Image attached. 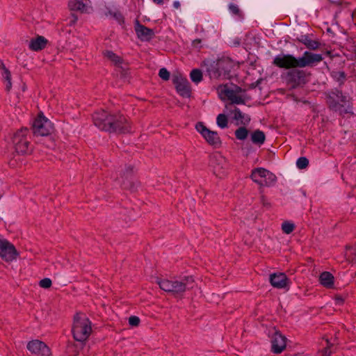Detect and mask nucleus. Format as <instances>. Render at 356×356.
Returning a JSON list of instances; mask_svg holds the SVG:
<instances>
[{"label":"nucleus","instance_id":"nucleus-20","mask_svg":"<svg viewBox=\"0 0 356 356\" xmlns=\"http://www.w3.org/2000/svg\"><path fill=\"white\" fill-rule=\"evenodd\" d=\"M47 42L44 37L39 35L31 40L29 47L32 51H38L45 48Z\"/></svg>","mask_w":356,"mask_h":356},{"label":"nucleus","instance_id":"nucleus-3","mask_svg":"<svg viewBox=\"0 0 356 356\" xmlns=\"http://www.w3.org/2000/svg\"><path fill=\"white\" fill-rule=\"evenodd\" d=\"M94 124L99 129L111 131L112 129L119 128L120 124H114L113 115L108 114L105 111L95 112L92 116Z\"/></svg>","mask_w":356,"mask_h":356},{"label":"nucleus","instance_id":"nucleus-7","mask_svg":"<svg viewBox=\"0 0 356 356\" xmlns=\"http://www.w3.org/2000/svg\"><path fill=\"white\" fill-rule=\"evenodd\" d=\"M209 163L213 173L219 178H223L227 173L228 163L220 153H215L210 157Z\"/></svg>","mask_w":356,"mask_h":356},{"label":"nucleus","instance_id":"nucleus-17","mask_svg":"<svg viewBox=\"0 0 356 356\" xmlns=\"http://www.w3.org/2000/svg\"><path fill=\"white\" fill-rule=\"evenodd\" d=\"M271 285L277 289H285L289 286V280L283 273H275L270 275L269 277Z\"/></svg>","mask_w":356,"mask_h":356},{"label":"nucleus","instance_id":"nucleus-40","mask_svg":"<svg viewBox=\"0 0 356 356\" xmlns=\"http://www.w3.org/2000/svg\"><path fill=\"white\" fill-rule=\"evenodd\" d=\"M200 44H201V40L200 39H195L192 42L193 46L194 47H196V48L200 47Z\"/></svg>","mask_w":356,"mask_h":356},{"label":"nucleus","instance_id":"nucleus-24","mask_svg":"<svg viewBox=\"0 0 356 356\" xmlns=\"http://www.w3.org/2000/svg\"><path fill=\"white\" fill-rule=\"evenodd\" d=\"M250 138L254 144L260 146L265 142L266 136L263 131L257 129L251 134Z\"/></svg>","mask_w":356,"mask_h":356},{"label":"nucleus","instance_id":"nucleus-10","mask_svg":"<svg viewBox=\"0 0 356 356\" xmlns=\"http://www.w3.org/2000/svg\"><path fill=\"white\" fill-rule=\"evenodd\" d=\"M195 128L210 145L216 147L220 146L221 141L216 131L209 130L201 122L197 123Z\"/></svg>","mask_w":356,"mask_h":356},{"label":"nucleus","instance_id":"nucleus-15","mask_svg":"<svg viewBox=\"0 0 356 356\" xmlns=\"http://www.w3.org/2000/svg\"><path fill=\"white\" fill-rule=\"evenodd\" d=\"M68 7L70 10L81 13H88L92 10L90 0H70Z\"/></svg>","mask_w":356,"mask_h":356},{"label":"nucleus","instance_id":"nucleus-1","mask_svg":"<svg viewBox=\"0 0 356 356\" xmlns=\"http://www.w3.org/2000/svg\"><path fill=\"white\" fill-rule=\"evenodd\" d=\"M157 284L162 290L176 297L182 296L186 291L193 289L195 285L194 280L191 276L158 280Z\"/></svg>","mask_w":356,"mask_h":356},{"label":"nucleus","instance_id":"nucleus-9","mask_svg":"<svg viewBox=\"0 0 356 356\" xmlns=\"http://www.w3.org/2000/svg\"><path fill=\"white\" fill-rule=\"evenodd\" d=\"M18 252L15 246L8 241L0 239V257L6 262L15 260Z\"/></svg>","mask_w":356,"mask_h":356},{"label":"nucleus","instance_id":"nucleus-27","mask_svg":"<svg viewBox=\"0 0 356 356\" xmlns=\"http://www.w3.org/2000/svg\"><path fill=\"white\" fill-rule=\"evenodd\" d=\"M132 171L131 168H129V172L126 175H122L120 180L119 181L121 183L122 186L124 188H130L131 186V180H132V175L131 172Z\"/></svg>","mask_w":356,"mask_h":356},{"label":"nucleus","instance_id":"nucleus-38","mask_svg":"<svg viewBox=\"0 0 356 356\" xmlns=\"http://www.w3.org/2000/svg\"><path fill=\"white\" fill-rule=\"evenodd\" d=\"M229 10L234 15H238V16L241 15L240 9L238 8V6H236L234 3H231L229 6Z\"/></svg>","mask_w":356,"mask_h":356},{"label":"nucleus","instance_id":"nucleus-31","mask_svg":"<svg viewBox=\"0 0 356 356\" xmlns=\"http://www.w3.org/2000/svg\"><path fill=\"white\" fill-rule=\"evenodd\" d=\"M332 76L340 83H343L346 79V75L344 72L342 71H334L332 72Z\"/></svg>","mask_w":356,"mask_h":356},{"label":"nucleus","instance_id":"nucleus-34","mask_svg":"<svg viewBox=\"0 0 356 356\" xmlns=\"http://www.w3.org/2000/svg\"><path fill=\"white\" fill-rule=\"evenodd\" d=\"M248 135V131L245 127H240L235 131V136L238 140H245Z\"/></svg>","mask_w":356,"mask_h":356},{"label":"nucleus","instance_id":"nucleus-11","mask_svg":"<svg viewBox=\"0 0 356 356\" xmlns=\"http://www.w3.org/2000/svg\"><path fill=\"white\" fill-rule=\"evenodd\" d=\"M172 82L175 86L177 92L184 97L191 96L190 83L185 76L181 74H173Z\"/></svg>","mask_w":356,"mask_h":356},{"label":"nucleus","instance_id":"nucleus-25","mask_svg":"<svg viewBox=\"0 0 356 356\" xmlns=\"http://www.w3.org/2000/svg\"><path fill=\"white\" fill-rule=\"evenodd\" d=\"M299 41L304 44L308 49L316 50L320 46V42L317 40L310 39L307 35H302Z\"/></svg>","mask_w":356,"mask_h":356},{"label":"nucleus","instance_id":"nucleus-19","mask_svg":"<svg viewBox=\"0 0 356 356\" xmlns=\"http://www.w3.org/2000/svg\"><path fill=\"white\" fill-rule=\"evenodd\" d=\"M114 124H120L119 128L112 129L111 131L125 132L129 131L130 125L124 116L120 114L113 115Z\"/></svg>","mask_w":356,"mask_h":356},{"label":"nucleus","instance_id":"nucleus-37","mask_svg":"<svg viewBox=\"0 0 356 356\" xmlns=\"http://www.w3.org/2000/svg\"><path fill=\"white\" fill-rule=\"evenodd\" d=\"M159 75L161 79L165 81H168L170 79V72L165 67L159 70Z\"/></svg>","mask_w":356,"mask_h":356},{"label":"nucleus","instance_id":"nucleus-16","mask_svg":"<svg viewBox=\"0 0 356 356\" xmlns=\"http://www.w3.org/2000/svg\"><path fill=\"white\" fill-rule=\"evenodd\" d=\"M272 351L274 353H280L286 348V338L280 332L275 331L271 339Z\"/></svg>","mask_w":356,"mask_h":356},{"label":"nucleus","instance_id":"nucleus-6","mask_svg":"<svg viewBox=\"0 0 356 356\" xmlns=\"http://www.w3.org/2000/svg\"><path fill=\"white\" fill-rule=\"evenodd\" d=\"M54 130L53 124L43 114H39L33 122V131L36 136H46L53 133Z\"/></svg>","mask_w":356,"mask_h":356},{"label":"nucleus","instance_id":"nucleus-39","mask_svg":"<svg viewBox=\"0 0 356 356\" xmlns=\"http://www.w3.org/2000/svg\"><path fill=\"white\" fill-rule=\"evenodd\" d=\"M129 323L131 326L136 327L140 323V318L136 316H131L129 318Z\"/></svg>","mask_w":356,"mask_h":356},{"label":"nucleus","instance_id":"nucleus-41","mask_svg":"<svg viewBox=\"0 0 356 356\" xmlns=\"http://www.w3.org/2000/svg\"><path fill=\"white\" fill-rule=\"evenodd\" d=\"M154 3L158 5H162L163 3V0H152Z\"/></svg>","mask_w":356,"mask_h":356},{"label":"nucleus","instance_id":"nucleus-44","mask_svg":"<svg viewBox=\"0 0 356 356\" xmlns=\"http://www.w3.org/2000/svg\"><path fill=\"white\" fill-rule=\"evenodd\" d=\"M353 259L356 262V252L355 253V257H354Z\"/></svg>","mask_w":356,"mask_h":356},{"label":"nucleus","instance_id":"nucleus-30","mask_svg":"<svg viewBox=\"0 0 356 356\" xmlns=\"http://www.w3.org/2000/svg\"><path fill=\"white\" fill-rule=\"evenodd\" d=\"M191 80L195 83H199L202 79V73L200 70H193L190 74Z\"/></svg>","mask_w":356,"mask_h":356},{"label":"nucleus","instance_id":"nucleus-18","mask_svg":"<svg viewBox=\"0 0 356 356\" xmlns=\"http://www.w3.org/2000/svg\"><path fill=\"white\" fill-rule=\"evenodd\" d=\"M135 31L142 41H149L154 36V31L152 29L140 24L138 21L135 23Z\"/></svg>","mask_w":356,"mask_h":356},{"label":"nucleus","instance_id":"nucleus-33","mask_svg":"<svg viewBox=\"0 0 356 356\" xmlns=\"http://www.w3.org/2000/svg\"><path fill=\"white\" fill-rule=\"evenodd\" d=\"M227 118L225 114H219L216 118V123L218 126L222 129L227 127Z\"/></svg>","mask_w":356,"mask_h":356},{"label":"nucleus","instance_id":"nucleus-21","mask_svg":"<svg viewBox=\"0 0 356 356\" xmlns=\"http://www.w3.org/2000/svg\"><path fill=\"white\" fill-rule=\"evenodd\" d=\"M334 276L327 271L323 272L319 276V282L321 285L327 289L334 286Z\"/></svg>","mask_w":356,"mask_h":356},{"label":"nucleus","instance_id":"nucleus-32","mask_svg":"<svg viewBox=\"0 0 356 356\" xmlns=\"http://www.w3.org/2000/svg\"><path fill=\"white\" fill-rule=\"evenodd\" d=\"M295 229V225L289 221H285L282 224V230L286 234H291Z\"/></svg>","mask_w":356,"mask_h":356},{"label":"nucleus","instance_id":"nucleus-4","mask_svg":"<svg viewBox=\"0 0 356 356\" xmlns=\"http://www.w3.org/2000/svg\"><path fill=\"white\" fill-rule=\"evenodd\" d=\"M28 134L29 130L24 128L18 130L13 136V143L16 152L19 154H25L31 151Z\"/></svg>","mask_w":356,"mask_h":356},{"label":"nucleus","instance_id":"nucleus-28","mask_svg":"<svg viewBox=\"0 0 356 356\" xmlns=\"http://www.w3.org/2000/svg\"><path fill=\"white\" fill-rule=\"evenodd\" d=\"M104 55L107 59H108L115 65H119L122 63L121 58L111 51H106L104 52Z\"/></svg>","mask_w":356,"mask_h":356},{"label":"nucleus","instance_id":"nucleus-8","mask_svg":"<svg viewBox=\"0 0 356 356\" xmlns=\"http://www.w3.org/2000/svg\"><path fill=\"white\" fill-rule=\"evenodd\" d=\"M218 93L222 99H228L233 104H244V99L240 95L241 89L236 87L232 89L227 85L220 86L218 88Z\"/></svg>","mask_w":356,"mask_h":356},{"label":"nucleus","instance_id":"nucleus-2","mask_svg":"<svg viewBox=\"0 0 356 356\" xmlns=\"http://www.w3.org/2000/svg\"><path fill=\"white\" fill-rule=\"evenodd\" d=\"M92 332L91 323L83 314H76L74 318L72 333L74 338L78 341H86Z\"/></svg>","mask_w":356,"mask_h":356},{"label":"nucleus","instance_id":"nucleus-22","mask_svg":"<svg viewBox=\"0 0 356 356\" xmlns=\"http://www.w3.org/2000/svg\"><path fill=\"white\" fill-rule=\"evenodd\" d=\"M330 99H333V101L336 102L335 104H332L330 103V106L337 109V104H346L348 102L347 96L344 95L341 91L337 90L336 92H333L332 95L330 96Z\"/></svg>","mask_w":356,"mask_h":356},{"label":"nucleus","instance_id":"nucleus-26","mask_svg":"<svg viewBox=\"0 0 356 356\" xmlns=\"http://www.w3.org/2000/svg\"><path fill=\"white\" fill-rule=\"evenodd\" d=\"M1 75L6 81V89L9 91L12 87L11 74L10 71L1 63Z\"/></svg>","mask_w":356,"mask_h":356},{"label":"nucleus","instance_id":"nucleus-29","mask_svg":"<svg viewBox=\"0 0 356 356\" xmlns=\"http://www.w3.org/2000/svg\"><path fill=\"white\" fill-rule=\"evenodd\" d=\"M289 75L291 76L292 79L298 83H301L304 79V72L300 70H293L289 73Z\"/></svg>","mask_w":356,"mask_h":356},{"label":"nucleus","instance_id":"nucleus-14","mask_svg":"<svg viewBox=\"0 0 356 356\" xmlns=\"http://www.w3.org/2000/svg\"><path fill=\"white\" fill-rule=\"evenodd\" d=\"M322 60L323 56L321 54L305 51L302 56L298 58V67L303 68L307 66H313Z\"/></svg>","mask_w":356,"mask_h":356},{"label":"nucleus","instance_id":"nucleus-13","mask_svg":"<svg viewBox=\"0 0 356 356\" xmlns=\"http://www.w3.org/2000/svg\"><path fill=\"white\" fill-rule=\"evenodd\" d=\"M27 349L36 356H49L51 350L42 341L35 339L27 343Z\"/></svg>","mask_w":356,"mask_h":356},{"label":"nucleus","instance_id":"nucleus-12","mask_svg":"<svg viewBox=\"0 0 356 356\" xmlns=\"http://www.w3.org/2000/svg\"><path fill=\"white\" fill-rule=\"evenodd\" d=\"M273 64L280 68H296L298 67V58L291 54H280L275 57Z\"/></svg>","mask_w":356,"mask_h":356},{"label":"nucleus","instance_id":"nucleus-23","mask_svg":"<svg viewBox=\"0 0 356 356\" xmlns=\"http://www.w3.org/2000/svg\"><path fill=\"white\" fill-rule=\"evenodd\" d=\"M233 118L237 122V124H247L250 121V118L243 113L238 108H235L233 111Z\"/></svg>","mask_w":356,"mask_h":356},{"label":"nucleus","instance_id":"nucleus-5","mask_svg":"<svg viewBox=\"0 0 356 356\" xmlns=\"http://www.w3.org/2000/svg\"><path fill=\"white\" fill-rule=\"evenodd\" d=\"M252 181L260 186H268L276 181V176L264 168L252 170L251 176Z\"/></svg>","mask_w":356,"mask_h":356},{"label":"nucleus","instance_id":"nucleus-42","mask_svg":"<svg viewBox=\"0 0 356 356\" xmlns=\"http://www.w3.org/2000/svg\"><path fill=\"white\" fill-rule=\"evenodd\" d=\"M173 5L175 8H179L180 6V3L178 1H175Z\"/></svg>","mask_w":356,"mask_h":356},{"label":"nucleus","instance_id":"nucleus-36","mask_svg":"<svg viewBox=\"0 0 356 356\" xmlns=\"http://www.w3.org/2000/svg\"><path fill=\"white\" fill-rule=\"evenodd\" d=\"M51 284L52 282L49 278H44L41 280L39 282L40 286L43 289H49L51 287Z\"/></svg>","mask_w":356,"mask_h":356},{"label":"nucleus","instance_id":"nucleus-43","mask_svg":"<svg viewBox=\"0 0 356 356\" xmlns=\"http://www.w3.org/2000/svg\"><path fill=\"white\" fill-rule=\"evenodd\" d=\"M330 355V353L328 351L327 349L325 350L324 356H329Z\"/></svg>","mask_w":356,"mask_h":356},{"label":"nucleus","instance_id":"nucleus-35","mask_svg":"<svg viewBox=\"0 0 356 356\" xmlns=\"http://www.w3.org/2000/svg\"><path fill=\"white\" fill-rule=\"evenodd\" d=\"M308 164L309 161L306 157H300L296 161V165L299 169H305Z\"/></svg>","mask_w":356,"mask_h":356}]
</instances>
